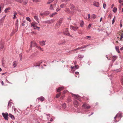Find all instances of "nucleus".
<instances>
[{"label":"nucleus","mask_w":123,"mask_h":123,"mask_svg":"<svg viewBox=\"0 0 123 123\" xmlns=\"http://www.w3.org/2000/svg\"><path fill=\"white\" fill-rule=\"evenodd\" d=\"M74 69H75L76 70V69H77L79 68V66H78L77 65H75L74 66Z\"/></svg>","instance_id":"nucleus-29"},{"label":"nucleus","mask_w":123,"mask_h":123,"mask_svg":"<svg viewBox=\"0 0 123 123\" xmlns=\"http://www.w3.org/2000/svg\"><path fill=\"white\" fill-rule=\"evenodd\" d=\"M65 43V42L64 41V42H63V43H59V44H63L64 43Z\"/></svg>","instance_id":"nucleus-59"},{"label":"nucleus","mask_w":123,"mask_h":123,"mask_svg":"<svg viewBox=\"0 0 123 123\" xmlns=\"http://www.w3.org/2000/svg\"><path fill=\"white\" fill-rule=\"evenodd\" d=\"M62 22V19L61 18L59 21L57 22L58 23L60 24V25H61Z\"/></svg>","instance_id":"nucleus-18"},{"label":"nucleus","mask_w":123,"mask_h":123,"mask_svg":"<svg viewBox=\"0 0 123 123\" xmlns=\"http://www.w3.org/2000/svg\"><path fill=\"white\" fill-rule=\"evenodd\" d=\"M37 47L38 49L42 51H43V49H42L40 47L37 46Z\"/></svg>","instance_id":"nucleus-33"},{"label":"nucleus","mask_w":123,"mask_h":123,"mask_svg":"<svg viewBox=\"0 0 123 123\" xmlns=\"http://www.w3.org/2000/svg\"><path fill=\"white\" fill-rule=\"evenodd\" d=\"M18 62L17 61H14L13 63V66L14 68L16 67L17 65Z\"/></svg>","instance_id":"nucleus-12"},{"label":"nucleus","mask_w":123,"mask_h":123,"mask_svg":"<svg viewBox=\"0 0 123 123\" xmlns=\"http://www.w3.org/2000/svg\"><path fill=\"white\" fill-rule=\"evenodd\" d=\"M55 21V20L53 19H51L50 20H47L44 22V23L45 24H51Z\"/></svg>","instance_id":"nucleus-5"},{"label":"nucleus","mask_w":123,"mask_h":123,"mask_svg":"<svg viewBox=\"0 0 123 123\" xmlns=\"http://www.w3.org/2000/svg\"><path fill=\"white\" fill-rule=\"evenodd\" d=\"M13 19H15L17 17L16 16V15H15V14L13 15Z\"/></svg>","instance_id":"nucleus-53"},{"label":"nucleus","mask_w":123,"mask_h":123,"mask_svg":"<svg viewBox=\"0 0 123 123\" xmlns=\"http://www.w3.org/2000/svg\"><path fill=\"white\" fill-rule=\"evenodd\" d=\"M9 117H11L12 119H13V118H14V116L12 115L11 114H9Z\"/></svg>","instance_id":"nucleus-36"},{"label":"nucleus","mask_w":123,"mask_h":123,"mask_svg":"<svg viewBox=\"0 0 123 123\" xmlns=\"http://www.w3.org/2000/svg\"><path fill=\"white\" fill-rule=\"evenodd\" d=\"M119 1L120 3H121L123 2V0H119Z\"/></svg>","instance_id":"nucleus-57"},{"label":"nucleus","mask_w":123,"mask_h":123,"mask_svg":"<svg viewBox=\"0 0 123 123\" xmlns=\"http://www.w3.org/2000/svg\"><path fill=\"white\" fill-rule=\"evenodd\" d=\"M88 19H89V18H90V14H88Z\"/></svg>","instance_id":"nucleus-64"},{"label":"nucleus","mask_w":123,"mask_h":123,"mask_svg":"<svg viewBox=\"0 0 123 123\" xmlns=\"http://www.w3.org/2000/svg\"><path fill=\"white\" fill-rule=\"evenodd\" d=\"M66 5V4H63L60 5V7L62 8H63L64 7H65Z\"/></svg>","instance_id":"nucleus-24"},{"label":"nucleus","mask_w":123,"mask_h":123,"mask_svg":"<svg viewBox=\"0 0 123 123\" xmlns=\"http://www.w3.org/2000/svg\"><path fill=\"white\" fill-rule=\"evenodd\" d=\"M115 18V17H114V18L113 19V20H112V25H113V24H114V22H115L114 18Z\"/></svg>","instance_id":"nucleus-41"},{"label":"nucleus","mask_w":123,"mask_h":123,"mask_svg":"<svg viewBox=\"0 0 123 123\" xmlns=\"http://www.w3.org/2000/svg\"><path fill=\"white\" fill-rule=\"evenodd\" d=\"M70 28L71 29H72L74 31H76L79 28V27H77L76 26L75 27L72 25H70Z\"/></svg>","instance_id":"nucleus-4"},{"label":"nucleus","mask_w":123,"mask_h":123,"mask_svg":"<svg viewBox=\"0 0 123 123\" xmlns=\"http://www.w3.org/2000/svg\"><path fill=\"white\" fill-rule=\"evenodd\" d=\"M6 82L7 83H8L11 84V83H10L9 81H8V80L6 78Z\"/></svg>","instance_id":"nucleus-51"},{"label":"nucleus","mask_w":123,"mask_h":123,"mask_svg":"<svg viewBox=\"0 0 123 123\" xmlns=\"http://www.w3.org/2000/svg\"><path fill=\"white\" fill-rule=\"evenodd\" d=\"M10 7H8L6 8L5 10V11L6 12H9L8 11V10H10Z\"/></svg>","instance_id":"nucleus-23"},{"label":"nucleus","mask_w":123,"mask_h":123,"mask_svg":"<svg viewBox=\"0 0 123 123\" xmlns=\"http://www.w3.org/2000/svg\"><path fill=\"white\" fill-rule=\"evenodd\" d=\"M91 25H92L91 24H89V25L88 26V28H90L91 27Z\"/></svg>","instance_id":"nucleus-54"},{"label":"nucleus","mask_w":123,"mask_h":123,"mask_svg":"<svg viewBox=\"0 0 123 123\" xmlns=\"http://www.w3.org/2000/svg\"><path fill=\"white\" fill-rule=\"evenodd\" d=\"M115 48H116V49L117 51V52L118 53H120V52L119 50V47H116Z\"/></svg>","instance_id":"nucleus-27"},{"label":"nucleus","mask_w":123,"mask_h":123,"mask_svg":"<svg viewBox=\"0 0 123 123\" xmlns=\"http://www.w3.org/2000/svg\"><path fill=\"white\" fill-rule=\"evenodd\" d=\"M65 11L66 12H67V13H68L69 14H72V12L70 11L68 7H67L65 9Z\"/></svg>","instance_id":"nucleus-9"},{"label":"nucleus","mask_w":123,"mask_h":123,"mask_svg":"<svg viewBox=\"0 0 123 123\" xmlns=\"http://www.w3.org/2000/svg\"><path fill=\"white\" fill-rule=\"evenodd\" d=\"M78 56L79 58H82L84 57L83 55L79 54L78 55Z\"/></svg>","instance_id":"nucleus-35"},{"label":"nucleus","mask_w":123,"mask_h":123,"mask_svg":"<svg viewBox=\"0 0 123 123\" xmlns=\"http://www.w3.org/2000/svg\"><path fill=\"white\" fill-rule=\"evenodd\" d=\"M19 56L20 58V60H21L22 58V55L21 54H20L19 55Z\"/></svg>","instance_id":"nucleus-52"},{"label":"nucleus","mask_w":123,"mask_h":123,"mask_svg":"<svg viewBox=\"0 0 123 123\" xmlns=\"http://www.w3.org/2000/svg\"><path fill=\"white\" fill-rule=\"evenodd\" d=\"M28 2V1L27 0H25L23 2L24 5H26Z\"/></svg>","instance_id":"nucleus-34"},{"label":"nucleus","mask_w":123,"mask_h":123,"mask_svg":"<svg viewBox=\"0 0 123 123\" xmlns=\"http://www.w3.org/2000/svg\"><path fill=\"white\" fill-rule=\"evenodd\" d=\"M40 14L41 15V16H42L43 15H45L44 12L43 13L40 12Z\"/></svg>","instance_id":"nucleus-48"},{"label":"nucleus","mask_w":123,"mask_h":123,"mask_svg":"<svg viewBox=\"0 0 123 123\" xmlns=\"http://www.w3.org/2000/svg\"><path fill=\"white\" fill-rule=\"evenodd\" d=\"M49 9L51 10H53L54 9L53 7L52 6V4H51L50 7Z\"/></svg>","instance_id":"nucleus-37"},{"label":"nucleus","mask_w":123,"mask_h":123,"mask_svg":"<svg viewBox=\"0 0 123 123\" xmlns=\"http://www.w3.org/2000/svg\"><path fill=\"white\" fill-rule=\"evenodd\" d=\"M13 14H15V15H16L17 14V13L15 11H14Z\"/></svg>","instance_id":"nucleus-55"},{"label":"nucleus","mask_w":123,"mask_h":123,"mask_svg":"<svg viewBox=\"0 0 123 123\" xmlns=\"http://www.w3.org/2000/svg\"><path fill=\"white\" fill-rule=\"evenodd\" d=\"M13 105L14 104L12 102H10V101H9L8 105V108H13Z\"/></svg>","instance_id":"nucleus-8"},{"label":"nucleus","mask_w":123,"mask_h":123,"mask_svg":"<svg viewBox=\"0 0 123 123\" xmlns=\"http://www.w3.org/2000/svg\"><path fill=\"white\" fill-rule=\"evenodd\" d=\"M3 44V42H1L0 44V50H2L4 48Z\"/></svg>","instance_id":"nucleus-15"},{"label":"nucleus","mask_w":123,"mask_h":123,"mask_svg":"<svg viewBox=\"0 0 123 123\" xmlns=\"http://www.w3.org/2000/svg\"><path fill=\"white\" fill-rule=\"evenodd\" d=\"M26 19L27 20L29 21L30 22H31V20L30 18L28 17H26Z\"/></svg>","instance_id":"nucleus-30"},{"label":"nucleus","mask_w":123,"mask_h":123,"mask_svg":"<svg viewBox=\"0 0 123 123\" xmlns=\"http://www.w3.org/2000/svg\"><path fill=\"white\" fill-rule=\"evenodd\" d=\"M70 0H61V1L62 2H66L67 1H69Z\"/></svg>","instance_id":"nucleus-44"},{"label":"nucleus","mask_w":123,"mask_h":123,"mask_svg":"<svg viewBox=\"0 0 123 123\" xmlns=\"http://www.w3.org/2000/svg\"><path fill=\"white\" fill-rule=\"evenodd\" d=\"M83 24H84V22L83 21H82L80 23V26L81 27H82L83 26Z\"/></svg>","instance_id":"nucleus-32"},{"label":"nucleus","mask_w":123,"mask_h":123,"mask_svg":"<svg viewBox=\"0 0 123 123\" xmlns=\"http://www.w3.org/2000/svg\"><path fill=\"white\" fill-rule=\"evenodd\" d=\"M32 1L33 2H37L39 1V0H32Z\"/></svg>","instance_id":"nucleus-47"},{"label":"nucleus","mask_w":123,"mask_h":123,"mask_svg":"<svg viewBox=\"0 0 123 123\" xmlns=\"http://www.w3.org/2000/svg\"><path fill=\"white\" fill-rule=\"evenodd\" d=\"M37 24V23H31V26H33V27H36Z\"/></svg>","instance_id":"nucleus-20"},{"label":"nucleus","mask_w":123,"mask_h":123,"mask_svg":"<svg viewBox=\"0 0 123 123\" xmlns=\"http://www.w3.org/2000/svg\"><path fill=\"white\" fill-rule=\"evenodd\" d=\"M61 25L60 24H59V23H58L57 22L55 26V28L56 29H57L58 28H59L60 26H61Z\"/></svg>","instance_id":"nucleus-14"},{"label":"nucleus","mask_w":123,"mask_h":123,"mask_svg":"<svg viewBox=\"0 0 123 123\" xmlns=\"http://www.w3.org/2000/svg\"><path fill=\"white\" fill-rule=\"evenodd\" d=\"M96 15H95L94 14H93L92 15V18L93 19H94L96 18Z\"/></svg>","instance_id":"nucleus-38"},{"label":"nucleus","mask_w":123,"mask_h":123,"mask_svg":"<svg viewBox=\"0 0 123 123\" xmlns=\"http://www.w3.org/2000/svg\"><path fill=\"white\" fill-rule=\"evenodd\" d=\"M82 106L84 107L85 108H91V106L90 105H89L88 104H83Z\"/></svg>","instance_id":"nucleus-11"},{"label":"nucleus","mask_w":123,"mask_h":123,"mask_svg":"<svg viewBox=\"0 0 123 123\" xmlns=\"http://www.w3.org/2000/svg\"><path fill=\"white\" fill-rule=\"evenodd\" d=\"M57 13L56 12H54L51 14L49 16L50 17H52L54 16V15H55V14H56Z\"/></svg>","instance_id":"nucleus-25"},{"label":"nucleus","mask_w":123,"mask_h":123,"mask_svg":"<svg viewBox=\"0 0 123 123\" xmlns=\"http://www.w3.org/2000/svg\"><path fill=\"white\" fill-rule=\"evenodd\" d=\"M72 97H74L75 99L79 100V98L80 97V96L78 95H75L73 93H71Z\"/></svg>","instance_id":"nucleus-6"},{"label":"nucleus","mask_w":123,"mask_h":123,"mask_svg":"<svg viewBox=\"0 0 123 123\" xmlns=\"http://www.w3.org/2000/svg\"><path fill=\"white\" fill-rule=\"evenodd\" d=\"M15 33V32L13 31L11 34V36H12L13 35V34Z\"/></svg>","instance_id":"nucleus-56"},{"label":"nucleus","mask_w":123,"mask_h":123,"mask_svg":"<svg viewBox=\"0 0 123 123\" xmlns=\"http://www.w3.org/2000/svg\"><path fill=\"white\" fill-rule=\"evenodd\" d=\"M117 10V8L116 7H114L112 10L113 11L114 13H115Z\"/></svg>","instance_id":"nucleus-22"},{"label":"nucleus","mask_w":123,"mask_h":123,"mask_svg":"<svg viewBox=\"0 0 123 123\" xmlns=\"http://www.w3.org/2000/svg\"><path fill=\"white\" fill-rule=\"evenodd\" d=\"M61 94V93H60L58 94H56L55 97L56 98H59Z\"/></svg>","instance_id":"nucleus-31"},{"label":"nucleus","mask_w":123,"mask_h":123,"mask_svg":"<svg viewBox=\"0 0 123 123\" xmlns=\"http://www.w3.org/2000/svg\"><path fill=\"white\" fill-rule=\"evenodd\" d=\"M50 13V12L49 11H46L44 12L45 15H48Z\"/></svg>","instance_id":"nucleus-28"},{"label":"nucleus","mask_w":123,"mask_h":123,"mask_svg":"<svg viewBox=\"0 0 123 123\" xmlns=\"http://www.w3.org/2000/svg\"><path fill=\"white\" fill-rule=\"evenodd\" d=\"M45 98L43 96H41L37 98V100H40L41 102H42L45 99Z\"/></svg>","instance_id":"nucleus-10"},{"label":"nucleus","mask_w":123,"mask_h":123,"mask_svg":"<svg viewBox=\"0 0 123 123\" xmlns=\"http://www.w3.org/2000/svg\"><path fill=\"white\" fill-rule=\"evenodd\" d=\"M2 114L5 119L8 120V113L7 112L6 113H2Z\"/></svg>","instance_id":"nucleus-3"},{"label":"nucleus","mask_w":123,"mask_h":123,"mask_svg":"<svg viewBox=\"0 0 123 123\" xmlns=\"http://www.w3.org/2000/svg\"><path fill=\"white\" fill-rule=\"evenodd\" d=\"M60 10V9H59V6H58V8H57L56 9V11H59Z\"/></svg>","instance_id":"nucleus-50"},{"label":"nucleus","mask_w":123,"mask_h":123,"mask_svg":"<svg viewBox=\"0 0 123 123\" xmlns=\"http://www.w3.org/2000/svg\"><path fill=\"white\" fill-rule=\"evenodd\" d=\"M64 34L66 36L70 37H73L72 35H70L68 31V29L67 28L65 31L63 32Z\"/></svg>","instance_id":"nucleus-2"},{"label":"nucleus","mask_w":123,"mask_h":123,"mask_svg":"<svg viewBox=\"0 0 123 123\" xmlns=\"http://www.w3.org/2000/svg\"><path fill=\"white\" fill-rule=\"evenodd\" d=\"M89 46V45H86V46H84L81 47V49H82V48H85L86 47L88 46Z\"/></svg>","instance_id":"nucleus-43"},{"label":"nucleus","mask_w":123,"mask_h":123,"mask_svg":"<svg viewBox=\"0 0 123 123\" xmlns=\"http://www.w3.org/2000/svg\"><path fill=\"white\" fill-rule=\"evenodd\" d=\"M23 0H18L17 1L21 3L23 2Z\"/></svg>","instance_id":"nucleus-46"},{"label":"nucleus","mask_w":123,"mask_h":123,"mask_svg":"<svg viewBox=\"0 0 123 123\" xmlns=\"http://www.w3.org/2000/svg\"><path fill=\"white\" fill-rule=\"evenodd\" d=\"M93 5L94 6H95L97 7H98L99 6V4L98 2L94 1L93 3Z\"/></svg>","instance_id":"nucleus-7"},{"label":"nucleus","mask_w":123,"mask_h":123,"mask_svg":"<svg viewBox=\"0 0 123 123\" xmlns=\"http://www.w3.org/2000/svg\"><path fill=\"white\" fill-rule=\"evenodd\" d=\"M106 6V5L105 4H103V7L105 9V7Z\"/></svg>","instance_id":"nucleus-49"},{"label":"nucleus","mask_w":123,"mask_h":123,"mask_svg":"<svg viewBox=\"0 0 123 123\" xmlns=\"http://www.w3.org/2000/svg\"><path fill=\"white\" fill-rule=\"evenodd\" d=\"M72 101V100L70 98H69L68 100V102H69Z\"/></svg>","instance_id":"nucleus-45"},{"label":"nucleus","mask_w":123,"mask_h":123,"mask_svg":"<svg viewBox=\"0 0 123 123\" xmlns=\"http://www.w3.org/2000/svg\"><path fill=\"white\" fill-rule=\"evenodd\" d=\"M33 43L32 41H31V45L30 47L31 48L32 47V44Z\"/></svg>","instance_id":"nucleus-61"},{"label":"nucleus","mask_w":123,"mask_h":123,"mask_svg":"<svg viewBox=\"0 0 123 123\" xmlns=\"http://www.w3.org/2000/svg\"><path fill=\"white\" fill-rule=\"evenodd\" d=\"M71 7H70V9L71 10V12H72V15H73V13L74 12H75L76 11L75 8L73 5H71Z\"/></svg>","instance_id":"nucleus-1"},{"label":"nucleus","mask_w":123,"mask_h":123,"mask_svg":"<svg viewBox=\"0 0 123 123\" xmlns=\"http://www.w3.org/2000/svg\"><path fill=\"white\" fill-rule=\"evenodd\" d=\"M33 44H34V45H33L34 46H37V44L36 43H34Z\"/></svg>","instance_id":"nucleus-62"},{"label":"nucleus","mask_w":123,"mask_h":123,"mask_svg":"<svg viewBox=\"0 0 123 123\" xmlns=\"http://www.w3.org/2000/svg\"><path fill=\"white\" fill-rule=\"evenodd\" d=\"M37 28V29L38 30H39V29H40V28L39 27H37V26H36V28H34V29H36V28Z\"/></svg>","instance_id":"nucleus-63"},{"label":"nucleus","mask_w":123,"mask_h":123,"mask_svg":"<svg viewBox=\"0 0 123 123\" xmlns=\"http://www.w3.org/2000/svg\"><path fill=\"white\" fill-rule=\"evenodd\" d=\"M40 43L41 45L42 46L44 45L45 44V42L44 41H43L41 42H40Z\"/></svg>","instance_id":"nucleus-19"},{"label":"nucleus","mask_w":123,"mask_h":123,"mask_svg":"<svg viewBox=\"0 0 123 123\" xmlns=\"http://www.w3.org/2000/svg\"><path fill=\"white\" fill-rule=\"evenodd\" d=\"M122 114L121 112H119L116 115L115 117V119L117 118V117H122Z\"/></svg>","instance_id":"nucleus-13"},{"label":"nucleus","mask_w":123,"mask_h":123,"mask_svg":"<svg viewBox=\"0 0 123 123\" xmlns=\"http://www.w3.org/2000/svg\"><path fill=\"white\" fill-rule=\"evenodd\" d=\"M64 88V87L63 86L60 87L58 88L57 89V91L58 92H59L61 90L63 89Z\"/></svg>","instance_id":"nucleus-16"},{"label":"nucleus","mask_w":123,"mask_h":123,"mask_svg":"<svg viewBox=\"0 0 123 123\" xmlns=\"http://www.w3.org/2000/svg\"><path fill=\"white\" fill-rule=\"evenodd\" d=\"M123 38V34L122 33L121 35V37L120 38V40H121Z\"/></svg>","instance_id":"nucleus-42"},{"label":"nucleus","mask_w":123,"mask_h":123,"mask_svg":"<svg viewBox=\"0 0 123 123\" xmlns=\"http://www.w3.org/2000/svg\"><path fill=\"white\" fill-rule=\"evenodd\" d=\"M67 19L68 20L70 21L71 20V17H70L69 18H68Z\"/></svg>","instance_id":"nucleus-58"},{"label":"nucleus","mask_w":123,"mask_h":123,"mask_svg":"<svg viewBox=\"0 0 123 123\" xmlns=\"http://www.w3.org/2000/svg\"><path fill=\"white\" fill-rule=\"evenodd\" d=\"M54 0H49L47 2V4H49L53 2Z\"/></svg>","instance_id":"nucleus-26"},{"label":"nucleus","mask_w":123,"mask_h":123,"mask_svg":"<svg viewBox=\"0 0 123 123\" xmlns=\"http://www.w3.org/2000/svg\"><path fill=\"white\" fill-rule=\"evenodd\" d=\"M74 105L75 107H77V105L78 104V101L77 100H75L74 102Z\"/></svg>","instance_id":"nucleus-17"},{"label":"nucleus","mask_w":123,"mask_h":123,"mask_svg":"<svg viewBox=\"0 0 123 123\" xmlns=\"http://www.w3.org/2000/svg\"><path fill=\"white\" fill-rule=\"evenodd\" d=\"M66 104L65 103H64L62 105V106L63 108L66 107Z\"/></svg>","instance_id":"nucleus-39"},{"label":"nucleus","mask_w":123,"mask_h":123,"mask_svg":"<svg viewBox=\"0 0 123 123\" xmlns=\"http://www.w3.org/2000/svg\"><path fill=\"white\" fill-rule=\"evenodd\" d=\"M11 0H6L7 4H10L11 3Z\"/></svg>","instance_id":"nucleus-40"},{"label":"nucleus","mask_w":123,"mask_h":123,"mask_svg":"<svg viewBox=\"0 0 123 123\" xmlns=\"http://www.w3.org/2000/svg\"><path fill=\"white\" fill-rule=\"evenodd\" d=\"M34 18L37 21L38 23H39V19L38 17L36 16H34Z\"/></svg>","instance_id":"nucleus-21"},{"label":"nucleus","mask_w":123,"mask_h":123,"mask_svg":"<svg viewBox=\"0 0 123 123\" xmlns=\"http://www.w3.org/2000/svg\"><path fill=\"white\" fill-rule=\"evenodd\" d=\"M75 73L77 75H78L79 74V73L78 72H76Z\"/></svg>","instance_id":"nucleus-60"}]
</instances>
